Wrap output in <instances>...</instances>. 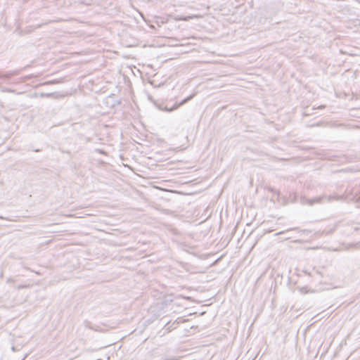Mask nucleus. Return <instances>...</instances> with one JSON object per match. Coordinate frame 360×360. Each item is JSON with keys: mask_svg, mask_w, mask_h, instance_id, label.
I'll use <instances>...</instances> for the list:
<instances>
[{"mask_svg": "<svg viewBox=\"0 0 360 360\" xmlns=\"http://www.w3.org/2000/svg\"><path fill=\"white\" fill-rule=\"evenodd\" d=\"M300 291L302 293V294H306L308 292V290H307V288L306 287H302V288H300Z\"/></svg>", "mask_w": 360, "mask_h": 360, "instance_id": "20e7f679", "label": "nucleus"}, {"mask_svg": "<svg viewBox=\"0 0 360 360\" xmlns=\"http://www.w3.org/2000/svg\"><path fill=\"white\" fill-rule=\"evenodd\" d=\"M201 17H202L201 15H189V16H186V17L180 18L179 20H184V21H187V20H188L190 19L199 18H201Z\"/></svg>", "mask_w": 360, "mask_h": 360, "instance_id": "7ed1b4c3", "label": "nucleus"}, {"mask_svg": "<svg viewBox=\"0 0 360 360\" xmlns=\"http://www.w3.org/2000/svg\"><path fill=\"white\" fill-rule=\"evenodd\" d=\"M285 233V231L278 232V233H276V236H278V235H281V234H283V233Z\"/></svg>", "mask_w": 360, "mask_h": 360, "instance_id": "0eeeda50", "label": "nucleus"}, {"mask_svg": "<svg viewBox=\"0 0 360 360\" xmlns=\"http://www.w3.org/2000/svg\"><path fill=\"white\" fill-rule=\"evenodd\" d=\"M194 96V94L193 95H191L190 96L187 97L186 98H185L184 100H183L181 103H175L172 108H165V110L166 111H168V112H171L175 109H177L179 107H180L181 105L185 104L186 103H187L188 101H190L191 99L193 98V97Z\"/></svg>", "mask_w": 360, "mask_h": 360, "instance_id": "f03ea898", "label": "nucleus"}, {"mask_svg": "<svg viewBox=\"0 0 360 360\" xmlns=\"http://www.w3.org/2000/svg\"><path fill=\"white\" fill-rule=\"evenodd\" d=\"M337 198L335 196H323V197H318L315 198L311 200H307V203L310 205H313L316 202H320L323 199H326L327 201H331L332 200L336 199Z\"/></svg>", "mask_w": 360, "mask_h": 360, "instance_id": "f257e3e1", "label": "nucleus"}, {"mask_svg": "<svg viewBox=\"0 0 360 360\" xmlns=\"http://www.w3.org/2000/svg\"><path fill=\"white\" fill-rule=\"evenodd\" d=\"M292 238V236H288V237H286L285 239H286V240H287V239H289V238Z\"/></svg>", "mask_w": 360, "mask_h": 360, "instance_id": "6e6552de", "label": "nucleus"}, {"mask_svg": "<svg viewBox=\"0 0 360 360\" xmlns=\"http://www.w3.org/2000/svg\"><path fill=\"white\" fill-rule=\"evenodd\" d=\"M30 288L29 285H18L17 286V289H21V288Z\"/></svg>", "mask_w": 360, "mask_h": 360, "instance_id": "39448f33", "label": "nucleus"}, {"mask_svg": "<svg viewBox=\"0 0 360 360\" xmlns=\"http://www.w3.org/2000/svg\"><path fill=\"white\" fill-rule=\"evenodd\" d=\"M51 95V94H41V97H44V96H47V97H49V96H50Z\"/></svg>", "mask_w": 360, "mask_h": 360, "instance_id": "423d86ee", "label": "nucleus"}]
</instances>
